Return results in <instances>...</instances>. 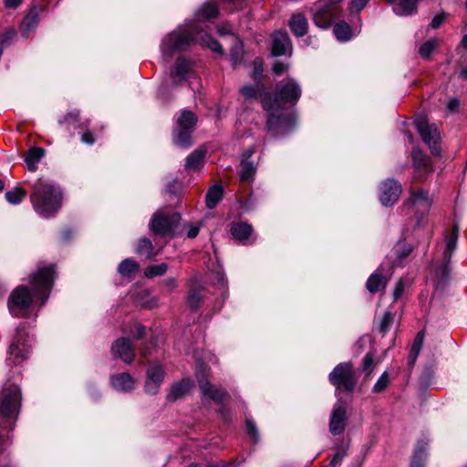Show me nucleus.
Here are the masks:
<instances>
[{
	"label": "nucleus",
	"mask_w": 467,
	"mask_h": 467,
	"mask_svg": "<svg viewBox=\"0 0 467 467\" xmlns=\"http://www.w3.org/2000/svg\"><path fill=\"white\" fill-rule=\"evenodd\" d=\"M198 42L200 45L209 47L212 51L222 54L223 47L219 42L210 35L202 33L196 25L188 26L186 28H178L170 33L161 42V49L163 57H171L177 51Z\"/></svg>",
	"instance_id": "1"
},
{
	"label": "nucleus",
	"mask_w": 467,
	"mask_h": 467,
	"mask_svg": "<svg viewBox=\"0 0 467 467\" xmlns=\"http://www.w3.org/2000/svg\"><path fill=\"white\" fill-rule=\"evenodd\" d=\"M30 200L38 214L50 217L60 208L62 193L59 188L49 181L38 179L34 184Z\"/></svg>",
	"instance_id": "2"
},
{
	"label": "nucleus",
	"mask_w": 467,
	"mask_h": 467,
	"mask_svg": "<svg viewBox=\"0 0 467 467\" xmlns=\"http://www.w3.org/2000/svg\"><path fill=\"white\" fill-rule=\"evenodd\" d=\"M263 109L269 113L266 120L267 131L274 137L287 134L295 126V119L283 111L280 103L272 99L270 93L262 98Z\"/></svg>",
	"instance_id": "3"
},
{
	"label": "nucleus",
	"mask_w": 467,
	"mask_h": 467,
	"mask_svg": "<svg viewBox=\"0 0 467 467\" xmlns=\"http://www.w3.org/2000/svg\"><path fill=\"white\" fill-rule=\"evenodd\" d=\"M21 400V390L18 386L10 385L0 391V418L11 419L18 411ZM5 443V437L3 433L2 423L0 422V454ZM0 467H10L5 462L0 460Z\"/></svg>",
	"instance_id": "4"
},
{
	"label": "nucleus",
	"mask_w": 467,
	"mask_h": 467,
	"mask_svg": "<svg viewBox=\"0 0 467 467\" xmlns=\"http://www.w3.org/2000/svg\"><path fill=\"white\" fill-rule=\"evenodd\" d=\"M328 379L337 389L348 393L354 391L358 382V377L351 362H343L337 365L329 373Z\"/></svg>",
	"instance_id": "5"
},
{
	"label": "nucleus",
	"mask_w": 467,
	"mask_h": 467,
	"mask_svg": "<svg viewBox=\"0 0 467 467\" xmlns=\"http://www.w3.org/2000/svg\"><path fill=\"white\" fill-rule=\"evenodd\" d=\"M31 348V339L27 331L24 327H19L9 346L7 360H11L15 365L21 364L27 358Z\"/></svg>",
	"instance_id": "6"
},
{
	"label": "nucleus",
	"mask_w": 467,
	"mask_h": 467,
	"mask_svg": "<svg viewBox=\"0 0 467 467\" xmlns=\"http://www.w3.org/2000/svg\"><path fill=\"white\" fill-rule=\"evenodd\" d=\"M55 268L54 265L39 267L32 275L30 283L35 291V296L41 298V305L48 297L53 286Z\"/></svg>",
	"instance_id": "7"
},
{
	"label": "nucleus",
	"mask_w": 467,
	"mask_h": 467,
	"mask_svg": "<svg viewBox=\"0 0 467 467\" xmlns=\"http://www.w3.org/2000/svg\"><path fill=\"white\" fill-rule=\"evenodd\" d=\"M181 216L177 213H165L162 211L156 212L150 223V230L156 235L167 236L177 226Z\"/></svg>",
	"instance_id": "8"
},
{
	"label": "nucleus",
	"mask_w": 467,
	"mask_h": 467,
	"mask_svg": "<svg viewBox=\"0 0 467 467\" xmlns=\"http://www.w3.org/2000/svg\"><path fill=\"white\" fill-rule=\"evenodd\" d=\"M415 126L420 133L421 140L428 144L432 153L439 154L438 141L440 139L438 129L435 125H431L426 117L420 116L416 119Z\"/></svg>",
	"instance_id": "9"
},
{
	"label": "nucleus",
	"mask_w": 467,
	"mask_h": 467,
	"mask_svg": "<svg viewBox=\"0 0 467 467\" xmlns=\"http://www.w3.org/2000/svg\"><path fill=\"white\" fill-rule=\"evenodd\" d=\"M339 13L329 6L325 1L319 0L312 9V19L315 25L320 28H328L337 18Z\"/></svg>",
	"instance_id": "10"
},
{
	"label": "nucleus",
	"mask_w": 467,
	"mask_h": 467,
	"mask_svg": "<svg viewBox=\"0 0 467 467\" xmlns=\"http://www.w3.org/2000/svg\"><path fill=\"white\" fill-rule=\"evenodd\" d=\"M33 298L26 286L16 287L10 295L8 300L9 310L16 316L18 311L28 308L32 304Z\"/></svg>",
	"instance_id": "11"
},
{
	"label": "nucleus",
	"mask_w": 467,
	"mask_h": 467,
	"mask_svg": "<svg viewBox=\"0 0 467 467\" xmlns=\"http://www.w3.org/2000/svg\"><path fill=\"white\" fill-rule=\"evenodd\" d=\"M431 204L432 201L427 192L422 189H410V198L406 201V205L411 207L415 213L423 215L429 212Z\"/></svg>",
	"instance_id": "12"
},
{
	"label": "nucleus",
	"mask_w": 467,
	"mask_h": 467,
	"mask_svg": "<svg viewBox=\"0 0 467 467\" xmlns=\"http://www.w3.org/2000/svg\"><path fill=\"white\" fill-rule=\"evenodd\" d=\"M401 184L393 179H387L380 187L379 200L384 206L393 205L400 198Z\"/></svg>",
	"instance_id": "13"
},
{
	"label": "nucleus",
	"mask_w": 467,
	"mask_h": 467,
	"mask_svg": "<svg viewBox=\"0 0 467 467\" xmlns=\"http://www.w3.org/2000/svg\"><path fill=\"white\" fill-rule=\"evenodd\" d=\"M164 379V369L158 364L150 365L147 369V379L145 382V391L150 395H154L159 391L160 386Z\"/></svg>",
	"instance_id": "14"
},
{
	"label": "nucleus",
	"mask_w": 467,
	"mask_h": 467,
	"mask_svg": "<svg viewBox=\"0 0 467 467\" xmlns=\"http://www.w3.org/2000/svg\"><path fill=\"white\" fill-rule=\"evenodd\" d=\"M111 351L114 357L119 358L127 364H130L135 358L134 348L126 337L117 339L111 347Z\"/></svg>",
	"instance_id": "15"
},
{
	"label": "nucleus",
	"mask_w": 467,
	"mask_h": 467,
	"mask_svg": "<svg viewBox=\"0 0 467 467\" xmlns=\"http://www.w3.org/2000/svg\"><path fill=\"white\" fill-rule=\"evenodd\" d=\"M346 421V409L342 406H336L331 413L329 431L334 436L341 434L345 431Z\"/></svg>",
	"instance_id": "16"
},
{
	"label": "nucleus",
	"mask_w": 467,
	"mask_h": 467,
	"mask_svg": "<svg viewBox=\"0 0 467 467\" xmlns=\"http://www.w3.org/2000/svg\"><path fill=\"white\" fill-rule=\"evenodd\" d=\"M292 45L286 32H276L273 36L272 53L274 56L291 54Z\"/></svg>",
	"instance_id": "17"
},
{
	"label": "nucleus",
	"mask_w": 467,
	"mask_h": 467,
	"mask_svg": "<svg viewBox=\"0 0 467 467\" xmlns=\"http://www.w3.org/2000/svg\"><path fill=\"white\" fill-rule=\"evenodd\" d=\"M301 96V88L294 81L289 80L285 83L278 92V95L274 99H276L283 102H291L295 103L298 100Z\"/></svg>",
	"instance_id": "18"
},
{
	"label": "nucleus",
	"mask_w": 467,
	"mask_h": 467,
	"mask_svg": "<svg viewBox=\"0 0 467 467\" xmlns=\"http://www.w3.org/2000/svg\"><path fill=\"white\" fill-rule=\"evenodd\" d=\"M110 384L118 391L128 392L134 389L135 379L129 373L122 372L112 375Z\"/></svg>",
	"instance_id": "19"
},
{
	"label": "nucleus",
	"mask_w": 467,
	"mask_h": 467,
	"mask_svg": "<svg viewBox=\"0 0 467 467\" xmlns=\"http://www.w3.org/2000/svg\"><path fill=\"white\" fill-rule=\"evenodd\" d=\"M419 0H387L393 12L400 16H410L417 12Z\"/></svg>",
	"instance_id": "20"
},
{
	"label": "nucleus",
	"mask_w": 467,
	"mask_h": 467,
	"mask_svg": "<svg viewBox=\"0 0 467 467\" xmlns=\"http://www.w3.org/2000/svg\"><path fill=\"white\" fill-rule=\"evenodd\" d=\"M253 150H247L243 154V159L240 163L239 176L242 182H252L254 180L256 167L254 162L249 161L253 155Z\"/></svg>",
	"instance_id": "21"
},
{
	"label": "nucleus",
	"mask_w": 467,
	"mask_h": 467,
	"mask_svg": "<svg viewBox=\"0 0 467 467\" xmlns=\"http://www.w3.org/2000/svg\"><path fill=\"white\" fill-rule=\"evenodd\" d=\"M459 237V226L454 224L452 227V232L450 236L446 239V247L443 253L444 258L446 260V265L442 270V275L447 276L449 275V263L451 258L452 252L457 247V242Z\"/></svg>",
	"instance_id": "22"
},
{
	"label": "nucleus",
	"mask_w": 467,
	"mask_h": 467,
	"mask_svg": "<svg viewBox=\"0 0 467 467\" xmlns=\"http://www.w3.org/2000/svg\"><path fill=\"white\" fill-rule=\"evenodd\" d=\"M198 383L202 393L212 400L222 402L227 396L225 390L216 389L204 377H198Z\"/></svg>",
	"instance_id": "23"
},
{
	"label": "nucleus",
	"mask_w": 467,
	"mask_h": 467,
	"mask_svg": "<svg viewBox=\"0 0 467 467\" xmlns=\"http://www.w3.org/2000/svg\"><path fill=\"white\" fill-rule=\"evenodd\" d=\"M193 383L189 379H184L175 384H173L167 395V400L175 401L179 399L183 398L192 388Z\"/></svg>",
	"instance_id": "24"
},
{
	"label": "nucleus",
	"mask_w": 467,
	"mask_h": 467,
	"mask_svg": "<svg viewBox=\"0 0 467 467\" xmlns=\"http://www.w3.org/2000/svg\"><path fill=\"white\" fill-rule=\"evenodd\" d=\"M191 63L185 58L179 57L171 70V78L174 83L184 80L186 76L190 73Z\"/></svg>",
	"instance_id": "25"
},
{
	"label": "nucleus",
	"mask_w": 467,
	"mask_h": 467,
	"mask_svg": "<svg viewBox=\"0 0 467 467\" xmlns=\"http://www.w3.org/2000/svg\"><path fill=\"white\" fill-rule=\"evenodd\" d=\"M288 25L293 34L296 36H303L307 32V20L301 14L293 15L289 20Z\"/></svg>",
	"instance_id": "26"
},
{
	"label": "nucleus",
	"mask_w": 467,
	"mask_h": 467,
	"mask_svg": "<svg viewBox=\"0 0 467 467\" xmlns=\"http://www.w3.org/2000/svg\"><path fill=\"white\" fill-rule=\"evenodd\" d=\"M379 272L380 268L372 274L367 281L366 287L370 293H377L384 289L388 284V278Z\"/></svg>",
	"instance_id": "27"
},
{
	"label": "nucleus",
	"mask_w": 467,
	"mask_h": 467,
	"mask_svg": "<svg viewBox=\"0 0 467 467\" xmlns=\"http://www.w3.org/2000/svg\"><path fill=\"white\" fill-rule=\"evenodd\" d=\"M139 269L140 265L135 260L130 258L122 260L118 266L119 275L128 279L133 278Z\"/></svg>",
	"instance_id": "28"
},
{
	"label": "nucleus",
	"mask_w": 467,
	"mask_h": 467,
	"mask_svg": "<svg viewBox=\"0 0 467 467\" xmlns=\"http://www.w3.org/2000/svg\"><path fill=\"white\" fill-rule=\"evenodd\" d=\"M205 151L195 150L186 159L185 169L187 171H197L203 165Z\"/></svg>",
	"instance_id": "29"
},
{
	"label": "nucleus",
	"mask_w": 467,
	"mask_h": 467,
	"mask_svg": "<svg viewBox=\"0 0 467 467\" xmlns=\"http://www.w3.org/2000/svg\"><path fill=\"white\" fill-rule=\"evenodd\" d=\"M230 232L234 239L244 241L251 235L253 227L246 223H236L231 225Z\"/></svg>",
	"instance_id": "30"
},
{
	"label": "nucleus",
	"mask_w": 467,
	"mask_h": 467,
	"mask_svg": "<svg viewBox=\"0 0 467 467\" xmlns=\"http://www.w3.org/2000/svg\"><path fill=\"white\" fill-rule=\"evenodd\" d=\"M136 253L140 256H144L145 258H151L156 256L159 254V251L154 249V246L150 239L143 237L140 238L138 242Z\"/></svg>",
	"instance_id": "31"
},
{
	"label": "nucleus",
	"mask_w": 467,
	"mask_h": 467,
	"mask_svg": "<svg viewBox=\"0 0 467 467\" xmlns=\"http://www.w3.org/2000/svg\"><path fill=\"white\" fill-rule=\"evenodd\" d=\"M424 337H425V332L423 330H421L417 333V335L413 340V343H412V346H411V348H410V354L408 357L409 364L410 366H413L414 363L416 362V359H417V358L422 348V346H423Z\"/></svg>",
	"instance_id": "32"
},
{
	"label": "nucleus",
	"mask_w": 467,
	"mask_h": 467,
	"mask_svg": "<svg viewBox=\"0 0 467 467\" xmlns=\"http://www.w3.org/2000/svg\"><path fill=\"white\" fill-rule=\"evenodd\" d=\"M223 196V189L221 185H214L211 187L206 193V206L209 209H213Z\"/></svg>",
	"instance_id": "33"
},
{
	"label": "nucleus",
	"mask_w": 467,
	"mask_h": 467,
	"mask_svg": "<svg viewBox=\"0 0 467 467\" xmlns=\"http://www.w3.org/2000/svg\"><path fill=\"white\" fill-rule=\"evenodd\" d=\"M45 150L42 148H31L25 159L27 169L31 171L36 170V163L44 157Z\"/></svg>",
	"instance_id": "34"
},
{
	"label": "nucleus",
	"mask_w": 467,
	"mask_h": 467,
	"mask_svg": "<svg viewBox=\"0 0 467 467\" xmlns=\"http://www.w3.org/2000/svg\"><path fill=\"white\" fill-rule=\"evenodd\" d=\"M196 122V115L190 110H183L177 120L178 128L182 130H192Z\"/></svg>",
	"instance_id": "35"
},
{
	"label": "nucleus",
	"mask_w": 467,
	"mask_h": 467,
	"mask_svg": "<svg viewBox=\"0 0 467 467\" xmlns=\"http://www.w3.org/2000/svg\"><path fill=\"white\" fill-rule=\"evenodd\" d=\"M219 10L218 6L213 3H205L196 14V18L198 20L201 19H210L216 17L218 16Z\"/></svg>",
	"instance_id": "36"
},
{
	"label": "nucleus",
	"mask_w": 467,
	"mask_h": 467,
	"mask_svg": "<svg viewBox=\"0 0 467 467\" xmlns=\"http://www.w3.org/2000/svg\"><path fill=\"white\" fill-rule=\"evenodd\" d=\"M192 130H182L178 128L174 135L175 143L180 147L188 148L192 144Z\"/></svg>",
	"instance_id": "37"
},
{
	"label": "nucleus",
	"mask_w": 467,
	"mask_h": 467,
	"mask_svg": "<svg viewBox=\"0 0 467 467\" xmlns=\"http://www.w3.org/2000/svg\"><path fill=\"white\" fill-rule=\"evenodd\" d=\"M5 200L11 204H19L26 196V192L21 187H15L5 194Z\"/></svg>",
	"instance_id": "38"
},
{
	"label": "nucleus",
	"mask_w": 467,
	"mask_h": 467,
	"mask_svg": "<svg viewBox=\"0 0 467 467\" xmlns=\"http://www.w3.org/2000/svg\"><path fill=\"white\" fill-rule=\"evenodd\" d=\"M333 31L336 37L340 41H347L350 38L351 29L350 26L345 22L336 24L334 26Z\"/></svg>",
	"instance_id": "39"
},
{
	"label": "nucleus",
	"mask_w": 467,
	"mask_h": 467,
	"mask_svg": "<svg viewBox=\"0 0 467 467\" xmlns=\"http://www.w3.org/2000/svg\"><path fill=\"white\" fill-rule=\"evenodd\" d=\"M38 15L36 12H30L23 20L22 29L26 35L35 29L38 24Z\"/></svg>",
	"instance_id": "40"
},
{
	"label": "nucleus",
	"mask_w": 467,
	"mask_h": 467,
	"mask_svg": "<svg viewBox=\"0 0 467 467\" xmlns=\"http://www.w3.org/2000/svg\"><path fill=\"white\" fill-rule=\"evenodd\" d=\"M168 270V265L165 263H161L156 265H150L144 271V275L147 278H153L155 276L163 275Z\"/></svg>",
	"instance_id": "41"
},
{
	"label": "nucleus",
	"mask_w": 467,
	"mask_h": 467,
	"mask_svg": "<svg viewBox=\"0 0 467 467\" xmlns=\"http://www.w3.org/2000/svg\"><path fill=\"white\" fill-rule=\"evenodd\" d=\"M412 159L413 164L417 169L426 168L430 162L429 158L420 150L418 149H413Z\"/></svg>",
	"instance_id": "42"
},
{
	"label": "nucleus",
	"mask_w": 467,
	"mask_h": 467,
	"mask_svg": "<svg viewBox=\"0 0 467 467\" xmlns=\"http://www.w3.org/2000/svg\"><path fill=\"white\" fill-rule=\"evenodd\" d=\"M202 296L198 289H192L187 296V304L192 309H197L202 302Z\"/></svg>",
	"instance_id": "43"
},
{
	"label": "nucleus",
	"mask_w": 467,
	"mask_h": 467,
	"mask_svg": "<svg viewBox=\"0 0 467 467\" xmlns=\"http://www.w3.org/2000/svg\"><path fill=\"white\" fill-rule=\"evenodd\" d=\"M436 46H437L436 40H429V41L423 43L419 49V53H420V57L425 59H428L430 57L431 54L432 53V51L434 50V48L436 47Z\"/></svg>",
	"instance_id": "44"
},
{
	"label": "nucleus",
	"mask_w": 467,
	"mask_h": 467,
	"mask_svg": "<svg viewBox=\"0 0 467 467\" xmlns=\"http://www.w3.org/2000/svg\"><path fill=\"white\" fill-rule=\"evenodd\" d=\"M393 321H394V315L389 311L385 312V314L382 317L381 322L379 324V331L382 334H385L389 329Z\"/></svg>",
	"instance_id": "45"
},
{
	"label": "nucleus",
	"mask_w": 467,
	"mask_h": 467,
	"mask_svg": "<svg viewBox=\"0 0 467 467\" xmlns=\"http://www.w3.org/2000/svg\"><path fill=\"white\" fill-rule=\"evenodd\" d=\"M389 379L387 371L381 374L375 385L373 386V391L376 393L382 392L389 385Z\"/></svg>",
	"instance_id": "46"
},
{
	"label": "nucleus",
	"mask_w": 467,
	"mask_h": 467,
	"mask_svg": "<svg viewBox=\"0 0 467 467\" xmlns=\"http://www.w3.org/2000/svg\"><path fill=\"white\" fill-rule=\"evenodd\" d=\"M16 32L15 28L9 27L6 28L2 34H0V45L5 46L11 43V41L16 36Z\"/></svg>",
	"instance_id": "47"
},
{
	"label": "nucleus",
	"mask_w": 467,
	"mask_h": 467,
	"mask_svg": "<svg viewBox=\"0 0 467 467\" xmlns=\"http://www.w3.org/2000/svg\"><path fill=\"white\" fill-rule=\"evenodd\" d=\"M374 364V355L371 352L366 354L363 358V371L369 375L372 372V367Z\"/></svg>",
	"instance_id": "48"
},
{
	"label": "nucleus",
	"mask_w": 467,
	"mask_h": 467,
	"mask_svg": "<svg viewBox=\"0 0 467 467\" xmlns=\"http://www.w3.org/2000/svg\"><path fill=\"white\" fill-rule=\"evenodd\" d=\"M241 93L247 99H256V97H257V90L252 85H247V86L243 87L241 88Z\"/></svg>",
	"instance_id": "49"
},
{
	"label": "nucleus",
	"mask_w": 467,
	"mask_h": 467,
	"mask_svg": "<svg viewBox=\"0 0 467 467\" xmlns=\"http://www.w3.org/2000/svg\"><path fill=\"white\" fill-rule=\"evenodd\" d=\"M369 0H351L349 3V10L353 12H360L368 3Z\"/></svg>",
	"instance_id": "50"
},
{
	"label": "nucleus",
	"mask_w": 467,
	"mask_h": 467,
	"mask_svg": "<svg viewBox=\"0 0 467 467\" xmlns=\"http://www.w3.org/2000/svg\"><path fill=\"white\" fill-rule=\"evenodd\" d=\"M242 57V45L238 42L236 43L232 50H231V57L233 60V64L235 66L241 59Z\"/></svg>",
	"instance_id": "51"
},
{
	"label": "nucleus",
	"mask_w": 467,
	"mask_h": 467,
	"mask_svg": "<svg viewBox=\"0 0 467 467\" xmlns=\"http://www.w3.org/2000/svg\"><path fill=\"white\" fill-rule=\"evenodd\" d=\"M346 454H347L346 450H344V449L337 450L336 451V453L334 454V456L329 463V466L337 467L338 464H340V462H342V460L344 459Z\"/></svg>",
	"instance_id": "52"
},
{
	"label": "nucleus",
	"mask_w": 467,
	"mask_h": 467,
	"mask_svg": "<svg viewBox=\"0 0 467 467\" xmlns=\"http://www.w3.org/2000/svg\"><path fill=\"white\" fill-rule=\"evenodd\" d=\"M246 428L248 434L254 439L256 442L259 439L258 431L255 423L252 420H246Z\"/></svg>",
	"instance_id": "53"
},
{
	"label": "nucleus",
	"mask_w": 467,
	"mask_h": 467,
	"mask_svg": "<svg viewBox=\"0 0 467 467\" xmlns=\"http://www.w3.org/2000/svg\"><path fill=\"white\" fill-rule=\"evenodd\" d=\"M404 292V284L402 279L399 280L393 290V298L395 301L400 299Z\"/></svg>",
	"instance_id": "54"
},
{
	"label": "nucleus",
	"mask_w": 467,
	"mask_h": 467,
	"mask_svg": "<svg viewBox=\"0 0 467 467\" xmlns=\"http://www.w3.org/2000/svg\"><path fill=\"white\" fill-rule=\"evenodd\" d=\"M445 19V14L444 13H441V14H438L436 15L431 22V27L433 28V29H437L441 26V25L443 23Z\"/></svg>",
	"instance_id": "55"
},
{
	"label": "nucleus",
	"mask_w": 467,
	"mask_h": 467,
	"mask_svg": "<svg viewBox=\"0 0 467 467\" xmlns=\"http://www.w3.org/2000/svg\"><path fill=\"white\" fill-rule=\"evenodd\" d=\"M428 447V441L420 440L418 441L414 454L425 457V452Z\"/></svg>",
	"instance_id": "56"
},
{
	"label": "nucleus",
	"mask_w": 467,
	"mask_h": 467,
	"mask_svg": "<svg viewBox=\"0 0 467 467\" xmlns=\"http://www.w3.org/2000/svg\"><path fill=\"white\" fill-rule=\"evenodd\" d=\"M425 457L420 455L414 454L410 467H423L424 466Z\"/></svg>",
	"instance_id": "57"
},
{
	"label": "nucleus",
	"mask_w": 467,
	"mask_h": 467,
	"mask_svg": "<svg viewBox=\"0 0 467 467\" xmlns=\"http://www.w3.org/2000/svg\"><path fill=\"white\" fill-rule=\"evenodd\" d=\"M254 75L255 78H260L262 73H263V63H262V60L260 58H255L254 59Z\"/></svg>",
	"instance_id": "58"
},
{
	"label": "nucleus",
	"mask_w": 467,
	"mask_h": 467,
	"mask_svg": "<svg viewBox=\"0 0 467 467\" xmlns=\"http://www.w3.org/2000/svg\"><path fill=\"white\" fill-rule=\"evenodd\" d=\"M286 70V66L282 62H276L273 66V72L275 75H281Z\"/></svg>",
	"instance_id": "59"
},
{
	"label": "nucleus",
	"mask_w": 467,
	"mask_h": 467,
	"mask_svg": "<svg viewBox=\"0 0 467 467\" xmlns=\"http://www.w3.org/2000/svg\"><path fill=\"white\" fill-rule=\"evenodd\" d=\"M22 2L23 0H4V5L8 9H16L22 4Z\"/></svg>",
	"instance_id": "60"
},
{
	"label": "nucleus",
	"mask_w": 467,
	"mask_h": 467,
	"mask_svg": "<svg viewBox=\"0 0 467 467\" xmlns=\"http://www.w3.org/2000/svg\"><path fill=\"white\" fill-rule=\"evenodd\" d=\"M81 141L83 143L92 145L94 143L95 140H94V137L91 132L86 131L81 136Z\"/></svg>",
	"instance_id": "61"
},
{
	"label": "nucleus",
	"mask_w": 467,
	"mask_h": 467,
	"mask_svg": "<svg viewBox=\"0 0 467 467\" xmlns=\"http://www.w3.org/2000/svg\"><path fill=\"white\" fill-rule=\"evenodd\" d=\"M145 334V327L140 324L135 325V332L133 337L137 339L141 338Z\"/></svg>",
	"instance_id": "62"
},
{
	"label": "nucleus",
	"mask_w": 467,
	"mask_h": 467,
	"mask_svg": "<svg viewBox=\"0 0 467 467\" xmlns=\"http://www.w3.org/2000/svg\"><path fill=\"white\" fill-rule=\"evenodd\" d=\"M199 231H200L199 226L192 224V225H190L189 231L187 233V236L192 239L195 238L198 235Z\"/></svg>",
	"instance_id": "63"
},
{
	"label": "nucleus",
	"mask_w": 467,
	"mask_h": 467,
	"mask_svg": "<svg viewBox=\"0 0 467 467\" xmlns=\"http://www.w3.org/2000/svg\"><path fill=\"white\" fill-rule=\"evenodd\" d=\"M459 105H460L459 100L457 99L453 98L449 100V102L447 104V108L450 111L453 112L458 109Z\"/></svg>",
	"instance_id": "64"
}]
</instances>
